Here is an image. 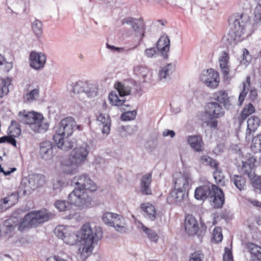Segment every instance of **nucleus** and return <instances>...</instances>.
Listing matches in <instances>:
<instances>
[{
    "label": "nucleus",
    "mask_w": 261,
    "mask_h": 261,
    "mask_svg": "<svg viewBox=\"0 0 261 261\" xmlns=\"http://www.w3.org/2000/svg\"><path fill=\"white\" fill-rule=\"evenodd\" d=\"M173 178V188L167 197V202L170 204H177L188 195L191 179L188 173L180 172L175 173Z\"/></svg>",
    "instance_id": "nucleus-1"
},
{
    "label": "nucleus",
    "mask_w": 261,
    "mask_h": 261,
    "mask_svg": "<svg viewBox=\"0 0 261 261\" xmlns=\"http://www.w3.org/2000/svg\"><path fill=\"white\" fill-rule=\"evenodd\" d=\"M228 21L231 27L227 40L229 44H237L248 36L247 30L250 24L248 19H244L243 13L233 14L228 19Z\"/></svg>",
    "instance_id": "nucleus-2"
},
{
    "label": "nucleus",
    "mask_w": 261,
    "mask_h": 261,
    "mask_svg": "<svg viewBox=\"0 0 261 261\" xmlns=\"http://www.w3.org/2000/svg\"><path fill=\"white\" fill-rule=\"evenodd\" d=\"M88 148L87 145L74 148L70 152L69 158L64 159L61 163V169L63 172L70 175L77 173L79 167L87 159Z\"/></svg>",
    "instance_id": "nucleus-3"
},
{
    "label": "nucleus",
    "mask_w": 261,
    "mask_h": 261,
    "mask_svg": "<svg viewBox=\"0 0 261 261\" xmlns=\"http://www.w3.org/2000/svg\"><path fill=\"white\" fill-rule=\"evenodd\" d=\"M18 117L21 123L29 125L36 133H45L48 129L49 124L44 121V117L40 113L23 110L18 113Z\"/></svg>",
    "instance_id": "nucleus-4"
},
{
    "label": "nucleus",
    "mask_w": 261,
    "mask_h": 261,
    "mask_svg": "<svg viewBox=\"0 0 261 261\" xmlns=\"http://www.w3.org/2000/svg\"><path fill=\"white\" fill-rule=\"evenodd\" d=\"M208 196L213 198V203L215 208L221 207L224 202V195L222 190L215 185L210 183L196 188L194 197L197 200H204Z\"/></svg>",
    "instance_id": "nucleus-5"
},
{
    "label": "nucleus",
    "mask_w": 261,
    "mask_h": 261,
    "mask_svg": "<svg viewBox=\"0 0 261 261\" xmlns=\"http://www.w3.org/2000/svg\"><path fill=\"white\" fill-rule=\"evenodd\" d=\"M81 239L84 247L81 253L88 254L92 251V245L102 237V232L100 228H96L94 232L89 223L84 224L80 230Z\"/></svg>",
    "instance_id": "nucleus-6"
},
{
    "label": "nucleus",
    "mask_w": 261,
    "mask_h": 261,
    "mask_svg": "<svg viewBox=\"0 0 261 261\" xmlns=\"http://www.w3.org/2000/svg\"><path fill=\"white\" fill-rule=\"evenodd\" d=\"M52 214L43 211H33L27 214L23 218H20L18 230L23 231L27 229L37 226L39 224L48 221Z\"/></svg>",
    "instance_id": "nucleus-7"
},
{
    "label": "nucleus",
    "mask_w": 261,
    "mask_h": 261,
    "mask_svg": "<svg viewBox=\"0 0 261 261\" xmlns=\"http://www.w3.org/2000/svg\"><path fill=\"white\" fill-rule=\"evenodd\" d=\"M55 233L64 243L70 245L75 244L78 241V236L72 226L58 225L55 229Z\"/></svg>",
    "instance_id": "nucleus-8"
},
{
    "label": "nucleus",
    "mask_w": 261,
    "mask_h": 261,
    "mask_svg": "<svg viewBox=\"0 0 261 261\" xmlns=\"http://www.w3.org/2000/svg\"><path fill=\"white\" fill-rule=\"evenodd\" d=\"M103 221L108 225L113 227L117 231L125 232L126 224L123 217L118 214L107 212L102 217Z\"/></svg>",
    "instance_id": "nucleus-9"
},
{
    "label": "nucleus",
    "mask_w": 261,
    "mask_h": 261,
    "mask_svg": "<svg viewBox=\"0 0 261 261\" xmlns=\"http://www.w3.org/2000/svg\"><path fill=\"white\" fill-rule=\"evenodd\" d=\"M68 203L77 206L84 205L91 201L87 192H84L81 188H75L69 195Z\"/></svg>",
    "instance_id": "nucleus-10"
},
{
    "label": "nucleus",
    "mask_w": 261,
    "mask_h": 261,
    "mask_svg": "<svg viewBox=\"0 0 261 261\" xmlns=\"http://www.w3.org/2000/svg\"><path fill=\"white\" fill-rule=\"evenodd\" d=\"M199 78L201 81L210 88L216 89L219 85V73L213 69L210 68L206 70H203Z\"/></svg>",
    "instance_id": "nucleus-11"
},
{
    "label": "nucleus",
    "mask_w": 261,
    "mask_h": 261,
    "mask_svg": "<svg viewBox=\"0 0 261 261\" xmlns=\"http://www.w3.org/2000/svg\"><path fill=\"white\" fill-rule=\"evenodd\" d=\"M72 182L78 186L77 188H81L84 192H93L97 189L95 183L86 174L74 176L72 179Z\"/></svg>",
    "instance_id": "nucleus-12"
},
{
    "label": "nucleus",
    "mask_w": 261,
    "mask_h": 261,
    "mask_svg": "<svg viewBox=\"0 0 261 261\" xmlns=\"http://www.w3.org/2000/svg\"><path fill=\"white\" fill-rule=\"evenodd\" d=\"M75 125L76 122L74 118L66 117L61 121L55 135L69 137L73 133Z\"/></svg>",
    "instance_id": "nucleus-13"
},
{
    "label": "nucleus",
    "mask_w": 261,
    "mask_h": 261,
    "mask_svg": "<svg viewBox=\"0 0 261 261\" xmlns=\"http://www.w3.org/2000/svg\"><path fill=\"white\" fill-rule=\"evenodd\" d=\"M229 60V53L225 51H223L221 53L218 59L221 72L224 79L226 80L230 78L231 67Z\"/></svg>",
    "instance_id": "nucleus-14"
},
{
    "label": "nucleus",
    "mask_w": 261,
    "mask_h": 261,
    "mask_svg": "<svg viewBox=\"0 0 261 261\" xmlns=\"http://www.w3.org/2000/svg\"><path fill=\"white\" fill-rule=\"evenodd\" d=\"M125 23L132 25V27L137 36H139L141 38L144 36L145 25L142 17L139 19H135L132 17L124 19L122 21V24Z\"/></svg>",
    "instance_id": "nucleus-15"
},
{
    "label": "nucleus",
    "mask_w": 261,
    "mask_h": 261,
    "mask_svg": "<svg viewBox=\"0 0 261 261\" xmlns=\"http://www.w3.org/2000/svg\"><path fill=\"white\" fill-rule=\"evenodd\" d=\"M256 162L255 157L250 156L246 161L242 162V165L239 167V172L243 175L248 176L250 180L256 176L254 172L255 163Z\"/></svg>",
    "instance_id": "nucleus-16"
},
{
    "label": "nucleus",
    "mask_w": 261,
    "mask_h": 261,
    "mask_svg": "<svg viewBox=\"0 0 261 261\" xmlns=\"http://www.w3.org/2000/svg\"><path fill=\"white\" fill-rule=\"evenodd\" d=\"M45 182V176L44 175L34 174L29 176L27 182L25 183V185L27 190H34L43 186Z\"/></svg>",
    "instance_id": "nucleus-17"
},
{
    "label": "nucleus",
    "mask_w": 261,
    "mask_h": 261,
    "mask_svg": "<svg viewBox=\"0 0 261 261\" xmlns=\"http://www.w3.org/2000/svg\"><path fill=\"white\" fill-rule=\"evenodd\" d=\"M21 210H17L14 212L12 215L4 222L5 231L7 233H11L18 226V222L21 216Z\"/></svg>",
    "instance_id": "nucleus-18"
},
{
    "label": "nucleus",
    "mask_w": 261,
    "mask_h": 261,
    "mask_svg": "<svg viewBox=\"0 0 261 261\" xmlns=\"http://www.w3.org/2000/svg\"><path fill=\"white\" fill-rule=\"evenodd\" d=\"M185 229L189 236L196 234L199 230V224L196 219L192 215L186 216L184 221Z\"/></svg>",
    "instance_id": "nucleus-19"
},
{
    "label": "nucleus",
    "mask_w": 261,
    "mask_h": 261,
    "mask_svg": "<svg viewBox=\"0 0 261 261\" xmlns=\"http://www.w3.org/2000/svg\"><path fill=\"white\" fill-rule=\"evenodd\" d=\"M24 91V94L23 95V99L25 102H33L37 100L39 97L40 88L38 86L34 87L32 85L28 84Z\"/></svg>",
    "instance_id": "nucleus-20"
},
{
    "label": "nucleus",
    "mask_w": 261,
    "mask_h": 261,
    "mask_svg": "<svg viewBox=\"0 0 261 261\" xmlns=\"http://www.w3.org/2000/svg\"><path fill=\"white\" fill-rule=\"evenodd\" d=\"M213 98L220 105L222 104L226 109H229L232 106V100L225 90H219L213 95Z\"/></svg>",
    "instance_id": "nucleus-21"
},
{
    "label": "nucleus",
    "mask_w": 261,
    "mask_h": 261,
    "mask_svg": "<svg viewBox=\"0 0 261 261\" xmlns=\"http://www.w3.org/2000/svg\"><path fill=\"white\" fill-rule=\"evenodd\" d=\"M157 48L160 51L161 55L167 59L170 50V41L167 35H163L159 39L157 42Z\"/></svg>",
    "instance_id": "nucleus-22"
},
{
    "label": "nucleus",
    "mask_w": 261,
    "mask_h": 261,
    "mask_svg": "<svg viewBox=\"0 0 261 261\" xmlns=\"http://www.w3.org/2000/svg\"><path fill=\"white\" fill-rule=\"evenodd\" d=\"M30 65L36 69L42 68L45 63L46 57L41 53L32 52L30 55Z\"/></svg>",
    "instance_id": "nucleus-23"
},
{
    "label": "nucleus",
    "mask_w": 261,
    "mask_h": 261,
    "mask_svg": "<svg viewBox=\"0 0 261 261\" xmlns=\"http://www.w3.org/2000/svg\"><path fill=\"white\" fill-rule=\"evenodd\" d=\"M247 125L246 130V138L250 137L254 134L260 125V119L255 115L251 116L247 120Z\"/></svg>",
    "instance_id": "nucleus-24"
},
{
    "label": "nucleus",
    "mask_w": 261,
    "mask_h": 261,
    "mask_svg": "<svg viewBox=\"0 0 261 261\" xmlns=\"http://www.w3.org/2000/svg\"><path fill=\"white\" fill-rule=\"evenodd\" d=\"M68 137L54 135L53 139L59 148L63 150L67 151L73 147V143Z\"/></svg>",
    "instance_id": "nucleus-25"
},
{
    "label": "nucleus",
    "mask_w": 261,
    "mask_h": 261,
    "mask_svg": "<svg viewBox=\"0 0 261 261\" xmlns=\"http://www.w3.org/2000/svg\"><path fill=\"white\" fill-rule=\"evenodd\" d=\"M205 113L208 114L212 118H220L224 114L222 107L217 102L207 103Z\"/></svg>",
    "instance_id": "nucleus-26"
},
{
    "label": "nucleus",
    "mask_w": 261,
    "mask_h": 261,
    "mask_svg": "<svg viewBox=\"0 0 261 261\" xmlns=\"http://www.w3.org/2000/svg\"><path fill=\"white\" fill-rule=\"evenodd\" d=\"M188 142L190 147L196 152H201L204 150V144L202 137L200 135L189 136Z\"/></svg>",
    "instance_id": "nucleus-27"
},
{
    "label": "nucleus",
    "mask_w": 261,
    "mask_h": 261,
    "mask_svg": "<svg viewBox=\"0 0 261 261\" xmlns=\"http://www.w3.org/2000/svg\"><path fill=\"white\" fill-rule=\"evenodd\" d=\"M152 181V173H148L143 175L141 179L140 191L143 195H151L152 191L150 185Z\"/></svg>",
    "instance_id": "nucleus-28"
},
{
    "label": "nucleus",
    "mask_w": 261,
    "mask_h": 261,
    "mask_svg": "<svg viewBox=\"0 0 261 261\" xmlns=\"http://www.w3.org/2000/svg\"><path fill=\"white\" fill-rule=\"evenodd\" d=\"M19 196L17 193L14 192L7 197L0 200V207L2 211L14 205L18 200Z\"/></svg>",
    "instance_id": "nucleus-29"
},
{
    "label": "nucleus",
    "mask_w": 261,
    "mask_h": 261,
    "mask_svg": "<svg viewBox=\"0 0 261 261\" xmlns=\"http://www.w3.org/2000/svg\"><path fill=\"white\" fill-rule=\"evenodd\" d=\"M246 248L249 252L251 261H261V246L252 242H248Z\"/></svg>",
    "instance_id": "nucleus-30"
},
{
    "label": "nucleus",
    "mask_w": 261,
    "mask_h": 261,
    "mask_svg": "<svg viewBox=\"0 0 261 261\" xmlns=\"http://www.w3.org/2000/svg\"><path fill=\"white\" fill-rule=\"evenodd\" d=\"M140 209L144 213L145 217L151 221L156 219L157 211L153 204L148 202L143 203L140 205Z\"/></svg>",
    "instance_id": "nucleus-31"
},
{
    "label": "nucleus",
    "mask_w": 261,
    "mask_h": 261,
    "mask_svg": "<svg viewBox=\"0 0 261 261\" xmlns=\"http://www.w3.org/2000/svg\"><path fill=\"white\" fill-rule=\"evenodd\" d=\"M98 125L102 126V133L108 135L110 130L111 119L109 116L106 114L99 113L96 116Z\"/></svg>",
    "instance_id": "nucleus-32"
},
{
    "label": "nucleus",
    "mask_w": 261,
    "mask_h": 261,
    "mask_svg": "<svg viewBox=\"0 0 261 261\" xmlns=\"http://www.w3.org/2000/svg\"><path fill=\"white\" fill-rule=\"evenodd\" d=\"M255 111V107L252 103H250L246 105L237 118L236 122L239 125H241L247 118L254 113Z\"/></svg>",
    "instance_id": "nucleus-33"
},
{
    "label": "nucleus",
    "mask_w": 261,
    "mask_h": 261,
    "mask_svg": "<svg viewBox=\"0 0 261 261\" xmlns=\"http://www.w3.org/2000/svg\"><path fill=\"white\" fill-rule=\"evenodd\" d=\"M40 153L44 160L50 159L53 156V146L49 141H44L40 144Z\"/></svg>",
    "instance_id": "nucleus-34"
},
{
    "label": "nucleus",
    "mask_w": 261,
    "mask_h": 261,
    "mask_svg": "<svg viewBox=\"0 0 261 261\" xmlns=\"http://www.w3.org/2000/svg\"><path fill=\"white\" fill-rule=\"evenodd\" d=\"M121 97V98H119L118 95L114 92H111L109 95V100L112 105L121 107L123 110L125 111L126 110L125 108L129 107L130 105L126 103L124 97Z\"/></svg>",
    "instance_id": "nucleus-35"
},
{
    "label": "nucleus",
    "mask_w": 261,
    "mask_h": 261,
    "mask_svg": "<svg viewBox=\"0 0 261 261\" xmlns=\"http://www.w3.org/2000/svg\"><path fill=\"white\" fill-rule=\"evenodd\" d=\"M251 150L254 153H260L259 161L261 163V133L254 136L252 139Z\"/></svg>",
    "instance_id": "nucleus-36"
},
{
    "label": "nucleus",
    "mask_w": 261,
    "mask_h": 261,
    "mask_svg": "<svg viewBox=\"0 0 261 261\" xmlns=\"http://www.w3.org/2000/svg\"><path fill=\"white\" fill-rule=\"evenodd\" d=\"M11 82V79L8 77H0V98H2L8 94L9 87Z\"/></svg>",
    "instance_id": "nucleus-37"
},
{
    "label": "nucleus",
    "mask_w": 261,
    "mask_h": 261,
    "mask_svg": "<svg viewBox=\"0 0 261 261\" xmlns=\"http://www.w3.org/2000/svg\"><path fill=\"white\" fill-rule=\"evenodd\" d=\"M251 79L250 76H247L245 82L243 83V90L239 97V105H242L244 101L247 94L250 88Z\"/></svg>",
    "instance_id": "nucleus-38"
},
{
    "label": "nucleus",
    "mask_w": 261,
    "mask_h": 261,
    "mask_svg": "<svg viewBox=\"0 0 261 261\" xmlns=\"http://www.w3.org/2000/svg\"><path fill=\"white\" fill-rule=\"evenodd\" d=\"M199 163L204 166H209L212 168L218 167L219 164L216 160L211 158L208 155L201 156L199 159Z\"/></svg>",
    "instance_id": "nucleus-39"
},
{
    "label": "nucleus",
    "mask_w": 261,
    "mask_h": 261,
    "mask_svg": "<svg viewBox=\"0 0 261 261\" xmlns=\"http://www.w3.org/2000/svg\"><path fill=\"white\" fill-rule=\"evenodd\" d=\"M230 180L240 191L245 189L246 187V180L242 176L234 175L231 177Z\"/></svg>",
    "instance_id": "nucleus-40"
},
{
    "label": "nucleus",
    "mask_w": 261,
    "mask_h": 261,
    "mask_svg": "<svg viewBox=\"0 0 261 261\" xmlns=\"http://www.w3.org/2000/svg\"><path fill=\"white\" fill-rule=\"evenodd\" d=\"M8 130L9 135L13 136V137L17 138L19 137L21 134L20 125L15 121H12Z\"/></svg>",
    "instance_id": "nucleus-41"
},
{
    "label": "nucleus",
    "mask_w": 261,
    "mask_h": 261,
    "mask_svg": "<svg viewBox=\"0 0 261 261\" xmlns=\"http://www.w3.org/2000/svg\"><path fill=\"white\" fill-rule=\"evenodd\" d=\"M98 87L96 84L86 82V86H84V93L88 96H95L97 93Z\"/></svg>",
    "instance_id": "nucleus-42"
},
{
    "label": "nucleus",
    "mask_w": 261,
    "mask_h": 261,
    "mask_svg": "<svg viewBox=\"0 0 261 261\" xmlns=\"http://www.w3.org/2000/svg\"><path fill=\"white\" fill-rule=\"evenodd\" d=\"M213 169L215 170L213 176L216 182L220 186H224L225 184V178L222 171L219 169V167H217V168H214Z\"/></svg>",
    "instance_id": "nucleus-43"
},
{
    "label": "nucleus",
    "mask_w": 261,
    "mask_h": 261,
    "mask_svg": "<svg viewBox=\"0 0 261 261\" xmlns=\"http://www.w3.org/2000/svg\"><path fill=\"white\" fill-rule=\"evenodd\" d=\"M115 88L119 92L120 97H123L125 95H129L130 93V88L125 86L120 82H118L115 85Z\"/></svg>",
    "instance_id": "nucleus-44"
},
{
    "label": "nucleus",
    "mask_w": 261,
    "mask_h": 261,
    "mask_svg": "<svg viewBox=\"0 0 261 261\" xmlns=\"http://www.w3.org/2000/svg\"><path fill=\"white\" fill-rule=\"evenodd\" d=\"M0 66L5 72H9L13 67L12 62H7L6 58L0 54Z\"/></svg>",
    "instance_id": "nucleus-45"
},
{
    "label": "nucleus",
    "mask_w": 261,
    "mask_h": 261,
    "mask_svg": "<svg viewBox=\"0 0 261 261\" xmlns=\"http://www.w3.org/2000/svg\"><path fill=\"white\" fill-rule=\"evenodd\" d=\"M175 66L171 64H168L163 69H162L159 72V76L160 79L165 78L167 75L174 70Z\"/></svg>",
    "instance_id": "nucleus-46"
},
{
    "label": "nucleus",
    "mask_w": 261,
    "mask_h": 261,
    "mask_svg": "<svg viewBox=\"0 0 261 261\" xmlns=\"http://www.w3.org/2000/svg\"><path fill=\"white\" fill-rule=\"evenodd\" d=\"M213 239L216 243L221 242L223 239L222 229L220 227H215L213 232Z\"/></svg>",
    "instance_id": "nucleus-47"
},
{
    "label": "nucleus",
    "mask_w": 261,
    "mask_h": 261,
    "mask_svg": "<svg viewBox=\"0 0 261 261\" xmlns=\"http://www.w3.org/2000/svg\"><path fill=\"white\" fill-rule=\"evenodd\" d=\"M84 86H86V81L77 82L73 87V92L77 94L84 92Z\"/></svg>",
    "instance_id": "nucleus-48"
},
{
    "label": "nucleus",
    "mask_w": 261,
    "mask_h": 261,
    "mask_svg": "<svg viewBox=\"0 0 261 261\" xmlns=\"http://www.w3.org/2000/svg\"><path fill=\"white\" fill-rule=\"evenodd\" d=\"M32 29L37 36L40 35L42 33V23L39 20H36L32 24Z\"/></svg>",
    "instance_id": "nucleus-49"
},
{
    "label": "nucleus",
    "mask_w": 261,
    "mask_h": 261,
    "mask_svg": "<svg viewBox=\"0 0 261 261\" xmlns=\"http://www.w3.org/2000/svg\"><path fill=\"white\" fill-rule=\"evenodd\" d=\"M136 115L137 112L135 110L127 111L121 115V118L123 121H129L134 120L136 118Z\"/></svg>",
    "instance_id": "nucleus-50"
},
{
    "label": "nucleus",
    "mask_w": 261,
    "mask_h": 261,
    "mask_svg": "<svg viewBox=\"0 0 261 261\" xmlns=\"http://www.w3.org/2000/svg\"><path fill=\"white\" fill-rule=\"evenodd\" d=\"M68 202L65 200H57L55 202V206L61 212H64L67 210L69 206Z\"/></svg>",
    "instance_id": "nucleus-51"
},
{
    "label": "nucleus",
    "mask_w": 261,
    "mask_h": 261,
    "mask_svg": "<svg viewBox=\"0 0 261 261\" xmlns=\"http://www.w3.org/2000/svg\"><path fill=\"white\" fill-rule=\"evenodd\" d=\"M134 71L137 75L145 78L148 73V69L143 66H139L134 68Z\"/></svg>",
    "instance_id": "nucleus-52"
},
{
    "label": "nucleus",
    "mask_w": 261,
    "mask_h": 261,
    "mask_svg": "<svg viewBox=\"0 0 261 261\" xmlns=\"http://www.w3.org/2000/svg\"><path fill=\"white\" fill-rule=\"evenodd\" d=\"M204 255L201 251H196L191 253L189 261H202Z\"/></svg>",
    "instance_id": "nucleus-53"
},
{
    "label": "nucleus",
    "mask_w": 261,
    "mask_h": 261,
    "mask_svg": "<svg viewBox=\"0 0 261 261\" xmlns=\"http://www.w3.org/2000/svg\"><path fill=\"white\" fill-rule=\"evenodd\" d=\"M252 181V186L256 191L261 193V177L255 176Z\"/></svg>",
    "instance_id": "nucleus-54"
},
{
    "label": "nucleus",
    "mask_w": 261,
    "mask_h": 261,
    "mask_svg": "<svg viewBox=\"0 0 261 261\" xmlns=\"http://www.w3.org/2000/svg\"><path fill=\"white\" fill-rule=\"evenodd\" d=\"M223 261H233L231 249L225 247L224 253L223 255Z\"/></svg>",
    "instance_id": "nucleus-55"
},
{
    "label": "nucleus",
    "mask_w": 261,
    "mask_h": 261,
    "mask_svg": "<svg viewBox=\"0 0 261 261\" xmlns=\"http://www.w3.org/2000/svg\"><path fill=\"white\" fill-rule=\"evenodd\" d=\"M143 230L147 234L148 238L151 241L156 242L158 241V237L155 232L146 227H145Z\"/></svg>",
    "instance_id": "nucleus-56"
},
{
    "label": "nucleus",
    "mask_w": 261,
    "mask_h": 261,
    "mask_svg": "<svg viewBox=\"0 0 261 261\" xmlns=\"http://www.w3.org/2000/svg\"><path fill=\"white\" fill-rule=\"evenodd\" d=\"M254 20L256 22L261 20V5H258L254 10Z\"/></svg>",
    "instance_id": "nucleus-57"
},
{
    "label": "nucleus",
    "mask_w": 261,
    "mask_h": 261,
    "mask_svg": "<svg viewBox=\"0 0 261 261\" xmlns=\"http://www.w3.org/2000/svg\"><path fill=\"white\" fill-rule=\"evenodd\" d=\"M15 137L9 135L8 136H5V143H7L13 145L14 147H16V141L14 139Z\"/></svg>",
    "instance_id": "nucleus-58"
},
{
    "label": "nucleus",
    "mask_w": 261,
    "mask_h": 261,
    "mask_svg": "<svg viewBox=\"0 0 261 261\" xmlns=\"http://www.w3.org/2000/svg\"><path fill=\"white\" fill-rule=\"evenodd\" d=\"M243 60L245 61L247 63H249L251 60V56L249 51L246 48H244L243 50Z\"/></svg>",
    "instance_id": "nucleus-59"
},
{
    "label": "nucleus",
    "mask_w": 261,
    "mask_h": 261,
    "mask_svg": "<svg viewBox=\"0 0 261 261\" xmlns=\"http://www.w3.org/2000/svg\"><path fill=\"white\" fill-rule=\"evenodd\" d=\"M46 261H69L61 256L54 255L50 256L46 259Z\"/></svg>",
    "instance_id": "nucleus-60"
},
{
    "label": "nucleus",
    "mask_w": 261,
    "mask_h": 261,
    "mask_svg": "<svg viewBox=\"0 0 261 261\" xmlns=\"http://www.w3.org/2000/svg\"><path fill=\"white\" fill-rule=\"evenodd\" d=\"M211 118L212 119L211 120L206 122L207 125L209 126L211 128H217L218 124V121L216 119H213V118H212V117H211Z\"/></svg>",
    "instance_id": "nucleus-61"
},
{
    "label": "nucleus",
    "mask_w": 261,
    "mask_h": 261,
    "mask_svg": "<svg viewBox=\"0 0 261 261\" xmlns=\"http://www.w3.org/2000/svg\"><path fill=\"white\" fill-rule=\"evenodd\" d=\"M145 55L148 58H152L156 54V50L154 48H150L146 49L145 51Z\"/></svg>",
    "instance_id": "nucleus-62"
},
{
    "label": "nucleus",
    "mask_w": 261,
    "mask_h": 261,
    "mask_svg": "<svg viewBox=\"0 0 261 261\" xmlns=\"http://www.w3.org/2000/svg\"><path fill=\"white\" fill-rule=\"evenodd\" d=\"M64 182L62 180H56L54 181L53 188L54 189H58L62 187Z\"/></svg>",
    "instance_id": "nucleus-63"
},
{
    "label": "nucleus",
    "mask_w": 261,
    "mask_h": 261,
    "mask_svg": "<svg viewBox=\"0 0 261 261\" xmlns=\"http://www.w3.org/2000/svg\"><path fill=\"white\" fill-rule=\"evenodd\" d=\"M249 202L254 206L261 208V202L259 201L258 200L255 199H250L249 200Z\"/></svg>",
    "instance_id": "nucleus-64"
}]
</instances>
